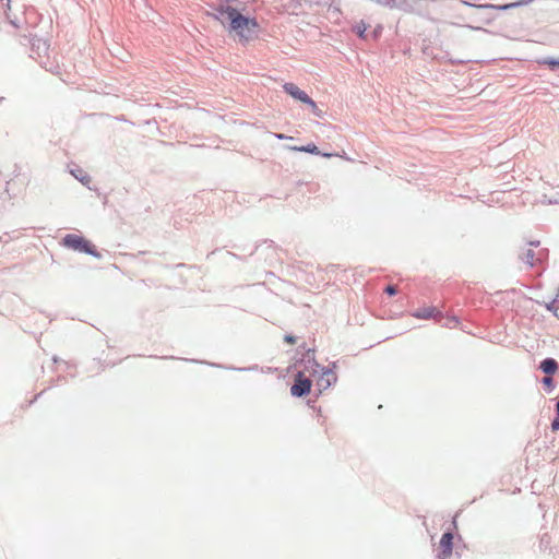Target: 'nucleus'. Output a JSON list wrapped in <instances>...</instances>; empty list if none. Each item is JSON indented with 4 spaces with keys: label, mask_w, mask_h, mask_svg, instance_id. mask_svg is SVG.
<instances>
[{
    "label": "nucleus",
    "mask_w": 559,
    "mask_h": 559,
    "mask_svg": "<svg viewBox=\"0 0 559 559\" xmlns=\"http://www.w3.org/2000/svg\"><path fill=\"white\" fill-rule=\"evenodd\" d=\"M336 381V374L331 370H324L317 379V385L320 391L326 390Z\"/></svg>",
    "instance_id": "0eeeda50"
},
{
    "label": "nucleus",
    "mask_w": 559,
    "mask_h": 559,
    "mask_svg": "<svg viewBox=\"0 0 559 559\" xmlns=\"http://www.w3.org/2000/svg\"><path fill=\"white\" fill-rule=\"evenodd\" d=\"M311 390V380L308 379L304 372H298L295 377V382L290 388V393L293 396H304L308 394Z\"/></svg>",
    "instance_id": "7ed1b4c3"
},
{
    "label": "nucleus",
    "mask_w": 559,
    "mask_h": 559,
    "mask_svg": "<svg viewBox=\"0 0 559 559\" xmlns=\"http://www.w3.org/2000/svg\"><path fill=\"white\" fill-rule=\"evenodd\" d=\"M556 411H557L556 418L551 423V429L554 431L559 430V400H558V403H557V409Z\"/></svg>",
    "instance_id": "9b49d317"
},
{
    "label": "nucleus",
    "mask_w": 559,
    "mask_h": 559,
    "mask_svg": "<svg viewBox=\"0 0 559 559\" xmlns=\"http://www.w3.org/2000/svg\"><path fill=\"white\" fill-rule=\"evenodd\" d=\"M385 293L389 294L390 296H393L397 293V289L395 288V286H388L385 288Z\"/></svg>",
    "instance_id": "4468645a"
},
{
    "label": "nucleus",
    "mask_w": 559,
    "mask_h": 559,
    "mask_svg": "<svg viewBox=\"0 0 559 559\" xmlns=\"http://www.w3.org/2000/svg\"><path fill=\"white\" fill-rule=\"evenodd\" d=\"M552 66H559V62H550Z\"/></svg>",
    "instance_id": "6ab92c4d"
},
{
    "label": "nucleus",
    "mask_w": 559,
    "mask_h": 559,
    "mask_svg": "<svg viewBox=\"0 0 559 559\" xmlns=\"http://www.w3.org/2000/svg\"><path fill=\"white\" fill-rule=\"evenodd\" d=\"M236 2L237 0H219L215 10L228 35L237 43L247 45L258 39L261 27L258 20L246 14V8H240Z\"/></svg>",
    "instance_id": "f257e3e1"
},
{
    "label": "nucleus",
    "mask_w": 559,
    "mask_h": 559,
    "mask_svg": "<svg viewBox=\"0 0 559 559\" xmlns=\"http://www.w3.org/2000/svg\"><path fill=\"white\" fill-rule=\"evenodd\" d=\"M514 4H506V5H502V7H498L499 9H502V10H506V9H509L511 7H513Z\"/></svg>",
    "instance_id": "a211bd4d"
},
{
    "label": "nucleus",
    "mask_w": 559,
    "mask_h": 559,
    "mask_svg": "<svg viewBox=\"0 0 559 559\" xmlns=\"http://www.w3.org/2000/svg\"><path fill=\"white\" fill-rule=\"evenodd\" d=\"M412 316L416 319H421V320H429V319L437 320V319H439V317H441V313L435 307H425V308H421V309H418V310L412 312Z\"/></svg>",
    "instance_id": "423d86ee"
},
{
    "label": "nucleus",
    "mask_w": 559,
    "mask_h": 559,
    "mask_svg": "<svg viewBox=\"0 0 559 559\" xmlns=\"http://www.w3.org/2000/svg\"><path fill=\"white\" fill-rule=\"evenodd\" d=\"M540 368L542 370L546 373V374H554L557 372L558 370V364L555 359L552 358H547L545 359L544 361H542L540 364Z\"/></svg>",
    "instance_id": "1a4fd4ad"
},
{
    "label": "nucleus",
    "mask_w": 559,
    "mask_h": 559,
    "mask_svg": "<svg viewBox=\"0 0 559 559\" xmlns=\"http://www.w3.org/2000/svg\"><path fill=\"white\" fill-rule=\"evenodd\" d=\"M292 150L298 151V152L311 153V154H316V155L320 154L317 145H314V144H308L306 146H294V147H292Z\"/></svg>",
    "instance_id": "9d476101"
},
{
    "label": "nucleus",
    "mask_w": 559,
    "mask_h": 559,
    "mask_svg": "<svg viewBox=\"0 0 559 559\" xmlns=\"http://www.w3.org/2000/svg\"><path fill=\"white\" fill-rule=\"evenodd\" d=\"M71 174L85 186H88L92 182V178L87 171L79 166L71 169Z\"/></svg>",
    "instance_id": "6e6552de"
},
{
    "label": "nucleus",
    "mask_w": 559,
    "mask_h": 559,
    "mask_svg": "<svg viewBox=\"0 0 559 559\" xmlns=\"http://www.w3.org/2000/svg\"><path fill=\"white\" fill-rule=\"evenodd\" d=\"M356 32L358 34L359 37H364L365 36V32H366V26L362 25V26H357L356 27Z\"/></svg>",
    "instance_id": "2eb2a0df"
},
{
    "label": "nucleus",
    "mask_w": 559,
    "mask_h": 559,
    "mask_svg": "<svg viewBox=\"0 0 559 559\" xmlns=\"http://www.w3.org/2000/svg\"><path fill=\"white\" fill-rule=\"evenodd\" d=\"M284 340L288 344H295L296 343V338L294 336H292V335H286Z\"/></svg>",
    "instance_id": "dca6fc26"
},
{
    "label": "nucleus",
    "mask_w": 559,
    "mask_h": 559,
    "mask_svg": "<svg viewBox=\"0 0 559 559\" xmlns=\"http://www.w3.org/2000/svg\"><path fill=\"white\" fill-rule=\"evenodd\" d=\"M323 156H324V157H330V156H331V154H326V153H324V154H323Z\"/></svg>",
    "instance_id": "aec40b11"
},
{
    "label": "nucleus",
    "mask_w": 559,
    "mask_h": 559,
    "mask_svg": "<svg viewBox=\"0 0 559 559\" xmlns=\"http://www.w3.org/2000/svg\"><path fill=\"white\" fill-rule=\"evenodd\" d=\"M305 104L309 105L312 112L320 117L321 116V110L318 108L317 104L310 98V102H306Z\"/></svg>",
    "instance_id": "f8f14e48"
},
{
    "label": "nucleus",
    "mask_w": 559,
    "mask_h": 559,
    "mask_svg": "<svg viewBox=\"0 0 559 559\" xmlns=\"http://www.w3.org/2000/svg\"><path fill=\"white\" fill-rule=\"evenodd\" d=\"M61 245L74 251L87 253L96 258L100 257L95 247L87 239L78 234L66 235L61 240Z\"/></svg>",
    "instance_id": "f03ea898"
},
{
    "label": "nucleus",
    "mask_w": 559,
    "mask_h": 559,
    "mask_svg": "<svg viewBox=\"0 0 559 559\" xmlns=\"http://www.w3.org/2000/svg\"><path fill=\"white\" fill-rule=\"evenodd\" d=\"M543 383H544L547 388H552V385H554L552 378H550V377H545V378L543 379Z\"/></svg>",
    "instance_id": "ddd939ff"
},
{
    "label": "nucleus",
    "mask_w": 559,
    "mask_h": 559,
    "mask_svg": "<svg viewBox=\"0 0 559 559\" xmlns=\"http://www.w3.org/2000/svg\"><path fill=\"white\" fill-rule=\"evenodd\" d=\"M283 90L293 98L304 104L310 102V97L294 83H285Z\"/></svg>",
    "instance_id": "39448f33"
},
{
    "label": "nucleus",
    "mask_w": 559,
    "mask_h": 559,
    "mask_svg": "<svg viewBox=\"0 0 559 559\" xmlns=\"http://www.w3.org/2000/svg\"><path fill=\"white\" fill-rule=\"evenodd\" d=\"M453 550V534L447 532L441 536L439 542L438 559H449Z\"/></svg>",
    "instance_id": "20e7f679"
},
{
    "label": "nucleus",
    "mask_w": 559,
    "mask_h": 559,
    "mask_svg": "<svg viewBox=\"0 0 559 559\" xmlns=\"http://www.w3.org/2000/svg\"><path fill=\"white\" fill-rule=\"evenodd\" d=\"M275 136L280 140H284V139H292L290 136H286L285 134H282V133H276Z\"/></svg>",
    "instance_id": "f3484780"
}]
</instances>
